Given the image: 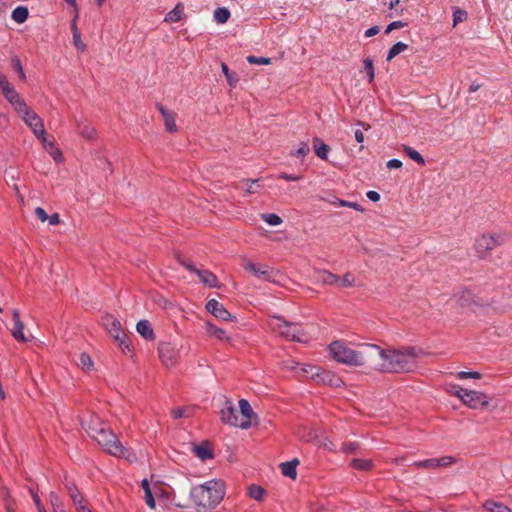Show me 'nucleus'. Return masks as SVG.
I'll return each instance as SVG.
<instances>
[{
	"mask_svg": "<svg viewBox=\"0 0 512 512\" xmlns=\"http://www.w3.org/2000/svg\"><path fill=\"white\" fill-rule=\"evenodd\" d=\"M371 369L382 373H408L416 367L417 353L415 347L383 349L373 344Z\"/></svg>",
	"mask_w": 512,
	"mask_h": 512,
	"instance_id": "1",
	"label": "nucleus"
},
{
	"mask_svg": "<svg viewBox=\"0 0 512 512\" xmlns=\"http://www.w3.org/2000/svg\"><path fill=\"white\" fill-rule=\"evenodd\" d=\"M87 432L95 439L102 449L108 454L123 458L129 462L136 460V454L125 448L117 435L98 417H93L88 425Z\"/></svg>",
	"mask_w": 512,
	"mask_h": 512,
	"instance_id": "2",
	"label": "nucleus"
},
{
	"mask_svg": "<svg viewBox=\"0 0 512 512\" xmlns=\"http://www.w3.org/2000/svg\"><path fill=\"white\" fill-rule=\"evenodd\" d=\"M225 496V484L213 479L191 488L190 501L197 512H210L215 509Z\"/></svg>",
	"mask_w": 512,
	"mask_h": 512,
	"instance_id": "3",
	"label": "nucleus"
},
{
	"mask_svg": "<svg viewBox=\"0 0 512 512\" xmlns=\"http://www.w3.org/2000/svg\"><path fill=\"white\" fill-rule=\"evenodd\" d=\"M329 351L332 358L348 366H372V353L376 350L373 344L364 343L358 350L348 347L344 342L334 341L329 345Z\"/></svg>",
	"mask_w": 512,
	"mask_h": 512,
	"instance_id": "4",
	"label": "nucleus"
},
{
	"mask_svg": "<svg viewBox=\"0 0 512 512\" xmlns=\"http://www.w3.org/2000/svg\"><path fill=\"white\" fill-rule=\"evenodd\" d=\"M268 326L272 331L279 333L281 337L287 340L294 342L305 341V333L301 326L296 323L288 322L281 316H271L268 320Z\"/></svg>",
	"mask_w": 512,
	"mask_h": 512,
	"instance_id": "5",
	"label": "nucleus"
},
{
	"mask_svg": "<svg viewBox=\"0 0 512 512\" xmlns=\"http://www.w3.org/2000/svg\"><path fill=\"white\" fill-rule=\"evenodd\" d=\"M505 234H482L476 239L474 249L479 259H486L491 251L497 246L502 245L506 241Z\"/></svg>",
	"mask_w": 512,
	"mask_h": 512,
	"instance_id": "6",
	"label": "nucleus"
},
{
	"mask_svg": "<svg viewBox=\"0 0 512 512\" xmlns=\"http://www.w3.org/2000/svg\"><path fill=\"white\" fill-rule=\"evenodd\" d=\"M303 371L310 374L311 378L317 384L328 385L330 387L339 388L344 385L343 380L340 376L330 370L323 369L319 366L309 365L304 368Z\"/></svg>",
	"mask_w": 512,
	"mask_h": 512,
	"instance_id": "7",
	"label": "nucleus"
},
{
	"mask_svg": "<svg viewBox=\"0 0 512 512\" xmlns=\"http://www.w3.org/2000/svg\"><path fill=\"white\" fill-rule=\"evenodd\" d=\"M457 392L461 394V401L469 408L482 409L489 403L488 397L482 392L467 390L462 387H458Z\"/></svg>",
	"mask_w": 512,
	"mask_h": 512,
	"instance_id": "8",
	"label": "nucleus"
},
{
	"mask_svg": "<svg viewBox=\"0 0 512 512\" xmlns=\"http://www.w3.org/2000/svg\"><path fill=\"white\" fill-rule=\"evenodd\" d=\"M159 359L166 367L174 366L177 363L179 351L170 342H160L158 345Z\"/></svg>",
	"mask_w": 512,
	"mask_h": 512,
	"instance_id": "9",
	"label": "nucleus"
},
{
	"mask_svg": "<svg viewBox=\"0 0 512 512\" xmlns=\"http://www.w3.org/2000/svg\"><path fill=\"white\" fill-rule=\"evenodd\" d=\"M229 405L226 406L221 410V420L225 424H229L234 427H240L242 429H247L250 427V421L249 420H240L238 411L235 407L231 405V403H228Z\"/></svg>",
	"mask_w": 512,
	"mask_h": 512,
	"instance_id": "10",
	"label": "nucleus"
},
{
	"mask_svg": "<svg viewBox=\"0 0 512 512\" xmlns=\"http://www.w3.org/2000/svg\"><path fill=\"white\" fill-rule=\"evenodd\" d=\"M242 267L245 271L252 273L255 277L260 278L264 281H271L273 276V269L268 265L262 264L257 265L251 260L243 259Z\"/></svg>",
	"mask_w": 512,
	"mask_h": 512,
	"instance_id": "11",
	"label": "nucleus"
},
{
	"mask_svg": "<svg viewBox=\"0 0 512 512\" xmlns=\"http://www.w3.org/2000/svg\"><path fill=\"white\" fill-rule=\"evenodd\" d=\"M206 310L215 316L217 319L223 321H234L236 317L233 316L220 302L216 299H210L206 303Z\"/></svg>",
	"mask_w": 512,
	"mask_h": 512,
	"instance_id": "12",
	"label": "nucleus"
},
{
	"mask_svg": "<svg viewBox=\"0 0 512 512\" xmlns=\"http://www.w3.org/2000/svg\"><path fill=\"white\" fill-rule=\"evenodd\" d=\"M23 121L31 128L36 137L45 134L43 120L32 109L22 117Z\"/></svg>",
	"mask_w": 512,
	"mask_h": 512,
	"instance_id": "13",
	"label": "nucleus"
},
{
	"mask_svg": "<svg viewBox=\"0 0 512 512\" xmlns=\"http://www.w3.org/2000/svg\"><path fill=\"white\" fill-rule=\"evenodd\" d=\"M156 107H157V109L159 110V112L161 113V115L163 117L166 131H168L169 133L177 132L178 131V127L176 125V114H175V112L168 110L167 108H165L163 106V104H161L159 102L156 103Z\"/></svg>",
	"mask_w": 512,
	"mask_h": 512,
	"instance_id": "14",
	"label": "nucleus"
},
{
	"mask_svg": "<svg viewBox=\"0 0 512 512\" xmlns=\"http://www.w3.org/2000/svg\"><path fill=\"white\" fill-rule=\"evenodd\" d=\"M14 327L11 329V334L18 342L26 343L28 339L25 337L23 330L24 324L20 319V312L18 309H13L11 312Z\"/></svg>",
	"mask_w": 512,
	"mask_h": 512,
	"instance_id": "15",
	"label": "nucleus"
},
{
	"mask_svg": "<svg viewBox=\"0 0 512 512\" xmlns=\"http://www.w3.org/2000/svg\"><path fill=\"white\" fill-rule=\"evenodd\" d=\"M314 279L316 283L322 285H337L339 276L326 269H317L314 271Z\"/></svg>",
	"mask_w": 512,
	"mask_h": 512,
	"instance_id": "16",
	"label": "nucleus"
},
{
	"mask_svg": "<svg viewBox=\"0 0 512 512\" xmlns=\"http://www.w3.org/2000/svg\"><path fill=\"white\" fill-rule=\"evenodd\" d=\"M41 143L43 144L45 150L51 155V157L56 162H62L63 161V155L60 149L55 145L54 140H49L47 137V134H43V136L37 137Z\"/></svg>",
	"mask_w": 512,
	"mask_h": 512,
	"instance_id": "17",
	"label": "nucleus"
},
{
	"mask_svg": "<svg viewBox=\"0 0 512 512\" xmlns=\"http://www.w3.org/2000/svg\"><path fill=\"white\" fill-rule=\"evenodd\" d=\"M192 450L195 455L202 461L214 458L213 450L207 441H204L199 445H195Z\"/></svg>",
	"mask_w": 512,
	"mask_h": 512,
	"instance_id": "18",
	"label": "nucleus"
},
{
	"mask_svg": "<svg viewBox=\"0 0 512 512\" xmlns=\"http://www.w3.org/2000/svg\"><path fill=\"white\" fill-rule=\"evenodd\" d=\"M79 18V15L76 13L74 15L73 20L71 22V31L73 34V44L77 48V50L84 52L86 50V44L81 40V34L77 27V20Z\"/></svg>",
	"mask_w": 512,
	"mask_h": 512,
	"instance_id": "19",
	"label": "nucleus"
},
{
	"mask_svg": "<svg viewBox=\"0 0 512 512\" xmlns=\"http://www.w3.org/2000/svg\"><path fill=\"white\" fill-rule=\"evenodd\" d=\"M349 467L357 471L369 472L374 469L375 464L371 459L354 458L350 461Z\"/></svg>",
	"mask_w": 512,
	"mask_h": 512,
	"instance_id": "20",
	"label": "nucleus"
},
{
	"mask_svg": "<svg viewBox=\"0 0 512 512\" xmlns=\"http://www.w3.org/2000/svg\"><path fill=\"white\" fill-rule=\"evenodd\" d=\"M458 304L461 307H470L472 305H477L478 302L476 301L475 294L472 292V290L464 287L460 291V294L458 297Z\"/></svg>",
	"mask_w": 512,
	"mask_h": 512,
	"instance_id": "21",
	"label": "nucleus"
},
{
	"mask_svg": "<svg viewBox=\"0 0 512 512\" xmlns=\"http://www.w3.org/2000/svg\"><path fill=\"white\" fill-rule=\"evenodd\" d=\"M137 332L148 341L155 339L154 330L148 320H140L136 325Z\"/></svg>",
	"mask_w": 512,
	"mask_h": 512,
	"instance_id": "22",
	"label": "nucleus"
},
{
	"mask_svg": "<svg viewBox=\"0 0 512 512\" xmlns=\"http://www.w3.org/2000/svg\"><path fill=\"white\" fill-rule=\"evenodd\" d=\"M298 465L299 460L297 458H294L291 461L283 462L280 464L281 472L284 476L295 480L297 478Z\"/></svg>",
	"mask_w": 512,
	"mask_h": 512,
	"instance_id": "23",
	"label": "nucleus"
},
{
	"mask_svg": "<svg viewBox=\"0 0 512 512\" xmlns=\"http://www.w3.org/2000/svg\"><path fill=\"white\" fill-rule=\"evenodd\" d=\"M197 276L204 285L211 288L218 287L217 276L210 270L200 269L199 271H197Z\"/></svg>",
	"mask_w": 512,
	"mask_h": 512,
	"instance_id": "24",
	"label": "nucleus"
},
{
	"mask_svg": "<svg viewBox=\"0 0 512 512\" xmlns=\"http://www.w3.org/2000/svg\"><path fill=\"white\" fill-rule=\"evenodd\" d=\"M313 149L315 151V154L322 160L328 159V153L330 152L331 148L329 145L325 144L322 139L319 137H315L313 139Z\"/></svg>",
	"mask_w": 512,
	"mask_h": 512,
	"instance_id": "25",
	"label": "nucleus"
},
{
	"mask_svg": "<svg viewBox=\"0 0 512 512\" xmlns=\"http://www.w3.org/2000/svg\"><path fill=\"white\" fill-rule=\"evenodd\" d=\"M482 508L487 512H512L508 506L493 499H487L482 504Z\"/></svg>",
	"mask_w": 512,
	"mask_h": 512,
	"instance_id": "26",
	"label": "nucleus"
},
{
	"mask_svg": "<svg viewBox=\"0 0 512 512\" xmlns=\"http://www.w3.org/2000/svg\"><path fill=\"white\" fill-rule=\"evenodd\" d=\"M206 332L210 336L222 341V342H229L230 337L226 334V331L222 328H219L215 326L214 324L207 322L206 323Z\"/></svg>",
	"mask_w": 512,
	"mask_h": 512,
	"instance_id": "27",
	"label": "nucleus"
},
{
	"mask_svg": "<svg viewBox=\"0 0 512 512\" xmlns=\"http://www.w3.org/2000/svg\"><path fill=\"white\" fill-rule=\"evenodd\" d=\"M108 333L115 339L119 340L120 336L125 332L121 329L120 322L115 318L108 319L106 323Z\"/></svg>",
	"mask_w": 512,
	"mask_h": 512,
	"instance_id": "28",
	"label": "nucleus"
},
{
	"mask_svg": "<svg viewBox=\"0 0 512 512\" xmlns=\"http://www.w3.org/2000/svg\"><path fill=\"white\" fill-rule=\"evenodd\" d=\"M184 6L182 3H178L170 12L165 16V21L170 23L179 22L183 18Z\"/></svg>",
	"mask_w": 512,
	"mask_h": 512,
	"instance_id": "29",
	"label": "nucleus"
},
{
	"mask_svg": "<svg viewBox=\"0 0 512 512\" xmlns=\"http://www.w3.org/2000/svg\"><path fill=\"white\" fill-rule=\"evenodd\" d=\"M29 17V10L26 6L16 7L11 14V18L18 24L24 23Z\"/></svg>",
	"mask_w": 512,
	"mask_h": 512,
	"instance_id": "30",
	"label": "nucleus"
},
{
	"mask_svg": "<svg viewBox=\"0 0 512 512\" xmlns=\"http://www.w3.org/2000/svg\"><path fill=\"white\" fill-rule=\"evenodd\" d=\"M68 494L71 497L74 505L76 506V509H78V506L84 505L83 501L84 498L80 491L78 490L77 486L72 484L67 485Z\"/></svg>",
	"mask_w": 512,
	"mask_h": 512,
	"instance_id": "31",
	"label": "nucleus"
},
{
	"mask_svg": "<svg viewBox=\"0 0 512 512\" xmlns=\"http://www.w3.org/2000/svg\"><path fill=\"white\" fill-rule=\"evenodd\" d=\"M78 132L79 134L87 139V140H95L97 137V133L94 127L83 124L81 125L79 122H77Z\"/></svg>",
	"mask_w": 512,
	"mask_h": 512,
	"instance_id": "32",
	"label": "nucleus"
},
{
	"mask_svg": "<svg viewBox=\"0 0 512 512\" xmlns=\"http://www.w3.org/2000/svg\"><path fill=\"white\" fill-rule=\"evenodd\" d=\"M361 445L357 441L343 442L340 451L346 455L360 453Z\"/></svg>",
	"mask_w": 512,
	"mask_h": 512,
	"instance_id": "33",
	"label": "nucleus"
},
{
	"mask_svg": "<svg viewBox=\"0 0 512 512\" xmlns=\"http://www.w3.org/2000/svg\"><path fill=\"white\" fill-rule=\"evenodd\" d=\"M239 407H240V413H241V419L240 420H249L251 422V416L253 414V409L246 399H240L239 400Z\"/></svg>",
	"mask_w": 512,
	"mask_h": 512,
	"instance_id": "34",
	"label": "nucleus"
},
{
	"mask_svg": "<svg viewBox=\"0 0 512 512\" xmlns=\"http://www.w3.org/2000/svg\"><path fill=\"white\" fill-rule=\"evenodd\" d=\"M403 151L410 159L415 161L417 164L422 165V166L425 165V160H424L423 156L414 148L404 145Z\"/></svg>",
	"mask_w": 512,
	"mask_h": 512,
	"instance_id": "35",
	"label": "nucleus"
},
{
	"mask_svg": "<svg viewBox=\"0 0 512 512\" xmlns=\"http://www.w3.org/2000/svg\"><path fill=\"white\" fill-rule=\"evenodd\" d=\"M408 49V45L403 42H397L395 43L388 51L386 60L391 61L393 58H395L400 53L404 52Z\"/></svg>",
	"mask_w": 512,
	"mask_h": 512,
	"instance_id": "36",
	"label": "nucleus"
},
{
	"mask_svg": "<svg viewBox=\"0 0 512 512\" xmlns=\"http://www.w3.org/2000/svg\"><path fill=\"white\" fill-rule=\"evenodd\" d=\"M230 11L226 7H219L214 11V20L219 24H225L230 18Z\"/></svg>",
	"mask_w": 512,
	"mask_h": 512,
	"instance_id": "37",
	"label": "nucleus"
},
{
	"mask_svg": "<svg viewBox=\"0 0 512 512\" xmlns=\"http://www.w3.org/2000/svg\"><path fill=\"white\" fill-rule=\"evenodd\" d=\"M11 106L20 115L21 118L31 110V108L26 104L22 97H19L16 101L12 102Z\"/></svg>",
	"mask_w": 512,
	"mask_h": 512,
	"instance_id": "38",
	"label": "nucleus"
},
{
	"mask_svg": "<svg viewBox=\"0 0 512 512\" xmlns=\"http://www.w3.org/2000/svg\"><path fill=\"white\" fill-rule=\"evenodd\" d=\"M355 285V277L351 272H346L342 277H339V282L336 286L341 288H349Z\"/></svg>",
	"mask_w": 512,
	"mask_h": 512,
	"instance_id": "39",
	"label": "nucleus"
},
{
	"mask_svg": "<svg viewBox=\"0 0 512 512\" xmlns=\"http://www.w3.org/2000/svg\"><path fill=\"white\" fill-rule=\"evenodd\" d=\"M248 494L251 498L260 501L265 495V490L261 486L253 484L248 488Z\"/></svg>",
	"mask_w": 512,
	"mask_h": 512,
	"instance_id": "40",
	"label": "nucleus"
},
{
	"mask_svg": "<svg viewBox=\"0 0 512 512\" xmlns=\"http://www.w3.org/2000/svg\"><path fill=\"white\" fill-rule=\"evenodd\" d=\"M118 342V345L120 347V349L124 352V353H128V352H131L133 350V346H132V342L131 340L128 338V336L124 333L120 336V339L119 340H116Z\"/></svg>",
	"mask_w": 512,
	"mask_h": 512,
	"instance_id": "41",
	"label": "nucleus"
},
{
	"mask_svg": "<svg viewBox=\"0 0 512 512\" xmlns=\"http://www.w3.org/2000/svg\"><path fill=\"white\" fill-rule=\"evenodd\" d=\"M363 64H364L365 72L368 77V82L372 83L375 78V70H374L373 61L371 58H366V59H364Z\"/></svg>",
	"mask_w": 512,
	"mask_h": 512,
	"instance_id": "42",
	"label": "nucleus"
},
{
	"mask_svg": "<svg viewBox=\"0 0 512 512\" xmlns=\"http://www.w3.org/2000/svg\"><path fill=\"white\" fill-rule=\"evenodd\" d=\"M2 94L10 104L21 97L11 84L2 92Z\"/></svg>",
	"mask_w": 512,
	"mask_h": 512,
	"instance_id": "43",
	"label": "nucleus"
},
{
	"mask_svg": "<svg viewBox=\"0 0 512 512\" xmlns=\"http://www.w3.org/2000/svg\"><path fill=\"white\" fill-rule=\"evenodd\" d=\"M78 365L85 371L91 370V368L93 367V361L90 355L87 353H81L79 356Z\"/></svg>",
	"mask_w": 512,
	"mask_h": 512,
	"instance_id": "44",
	"label": "nucleus"
},
{
	"mask_svg": "<svg viewBox=\"0 0 512 512\" xmlns=\"http://www.w3.org/2000/svg\"><path fill=\"white\" fill-rule=\"evenodd\" d=\"M13 69L18 73L19 78L24 81L26 79L25 72L23 70V66L21 60L18 56H14L11 59Z\"/></svg>",
	"mask_w": 512,
	"mask_h": 512,
	"instance_id": "45",
	"label": "nucleus"
},
{
	"mask_svg": "<svg viewBox=\"0 0 512 512\" xmlns=\"http://www.w3.org/2000/svg\"><path fill=\"white\" fill-rule=\"evenodd\" d=\"M310 152V148L307 142H301L300 147L296 150H292L290 155L297 158H304Z\"/></svg>",
	"mask_w": 512,
	"mask_h": 512,
	"instance_id": "46",
	"label": "nucleus"
},
{
	"mask_svg": "<svg viewBox=\"0 0 512 512\" xmlns=\"http://www.w3.org/2000/svg\"><path fill=\"white\" fill-rule=\"evenodd\" d=\"M262 219L272 226H277L282 223V218L275 213L262 214Z\"/></svg>",
	"mask_w": 512,
	"mask_h": 512,
	"instance_id": "47",
	"label": "nucleus"
},
{
	"mask_svg": "<svg viewBox=\"0 0 512 512\" xmlns=\"http://www.w3.org/2000/svg\"><path fill=\"white\" fill-rule=\"evenodd\" d=\"M259 179L250 180V179H244L242 180V183L246 184L245 191L249 194H253L257 192V188H260L261 185L259 184Z\"/></svg>",
	"mask_w": 512,
	"mask_h": 512,
	"instance_id": "48",
	"label": "nucleus"
},
{
	"mask_svg": "<svg viewBox=\"0 0 512 512\" xmlns=\"http://www.w3.org/2000/svg\"><path fill=\"white\" fill-rule=\"evenodd\" d=\"M222 72L226 76L227 82L231 87H235L238 79L235 77V73L230 72L228 66L225 63H222L221 65Z\"/></svg>",
	"mask_w": 512,
	"mask_h": 512,
	"instance_id": "49",
	"label": "nucleus"
},
{
	"mask_svg": "<svg viewBox=\"0 0 512 512\" xmlns=\"http://www.w3.org/2000/svg\"><path fill=\"white\" fill-rule=\"evenodd\" d=\"M50 503L55 512H63V505L59 496L55 492L49 494Z\"/></svg>",
	"mask_w": 512,
	"mask_h": 512,
	"instance_id": "50",
	"label": "nucleus"
},
{
	"mask_svg": "<svg viewBox=\"0 0 512 512\" xmlns=\"http://www.w3.org/2000/svg\"><path fill=\"white\" fill-rule=\"evenodd\" d=\"M414 466L418 468L424 469H434L437 468V459H426L422 461H415Z\"/></svg>",
	"mask_w": 512,
	"mask_h": 512,
	"instance_id": "51",
	"label": "nucleus"
},
{
	"mask_svg": "<svg viewBox=\"0 0 512 512\" xmlns=\"http://www.w3.org/2000/svg\"><path fill=\"white\" fill-rule=\"evenodd\" d=\"M178 263L186 268L188 271L197 274L198 269L191 261L181 258L180 256L177 257Z\"/></svg>",
	"mask_w": 512,
	"mask_h": 512,
	"instance_id": "52",
	"label": "nucleus"
},
{
	"mask_svg": "<svg viewBox=\"0 0 512 512\" xmlns=\"http://www.w3.org/2000/svg\"><path fill=\"white\" fill-rule=\"evenodd\" d=\"M337 204L342 207H350L359 212H364V208L357 202H350V201L338 199Z\"/></svg>",
	"mask_w": 512,
	"mask_h": 512,
	"instance_id": "53",
	"label": "nucleus"
},
{
	"mask_svg": "<svg viewBox=\"0 0 512 512\" xmlns=\"http://www.w3.org/2000/svg\"><path fill=\"white\" fill-rule=\"evenodd\" d=\"M247 61L251 64L267 65L270 64L271 59L266 57H256L254 55H250L247 57Z\"/></svg>",
	"mask_w": 512,
	"mask_h": 512,
	"instance_id": "54",
	"label": "nucleus"
},
{
	"mask_svg": "<svg viewBox=\"0 0 512 512\" xmlns=\"http://www.w3.org/2000/svg\"><path fill=\"white\" fill-rule=\"evenodd\" d=\"M466 18H467V12L465 10L456 8V10L453 13L454 25H457L458 23L463 22Z\"/></svg>",
	"mask_w": 512,
	"mask_h": 512,
	"instance_id": "55",
	"label": "nucleus"
},
{
	"mask_svg": "<svg viewBox=\"0 0 512 512\" xmlns=\"http://www.w3.org/2000/svg\"><path fill=\"white\" fill-rule=\"evenodd\" d=\"M456 462V459L452 456H443L439 459H437V467H447L451 464H454Z\"/></svg>",
	"mask_w": 512,
	"mask_h": 512,
	"instance_id": "56",
	"label": "nucleus"
},
{
	"mask_svg": "<svg viewBox=\"0 0 512 512\" xmlns=\"http://www.w3.org/2000/svg\"><path fill=\"white\" fill-rule=\"evenodd\" d=\"M458 378L460 379H467V378H473V379H480L481 374L477 371H461L458 373Z\"/></svg>",
	"mask_w": 512,
	"mask_h": 512,
	"instance_id": "57",
	"label": "nucleus"
},
{
	"mask_svg": "<svg viewBox=\"0 0 512 512\" xmlns=\"http://www.w3.org/2000/svg\"><path fill=\"white\" fill-rule=\"evenodd\" d=\"M407 25V23L405 22H402V21H393L391 22L385 29V33L388 34L390 33L392 30H395V29H401L403 27H405Z\"/></svg>",
	"mask_w": 512,
	"mask_h": 512,
	"instance_id": "58",
	"label": "nucleus"
},
{
	"mask_svg": "<svg viewBox=\"0 0 512 512\" xmlns=\"http://www.w3.org/2000/svg\"><path fill=\"white\" fill-rule=\"evenodd\" d=\"M187 412H188V409H186V408H175L172 410L171 414L174 419H180L183 417H187L188 416Z\"/></svg>",
	"mask_w": 512,
	"mask_h": 512,
	"instance_id": "59",
	"label": "nucleus"
},
{
	"mask_svg": "<svg viewBox=\"0 0 512 512\" xmlns=\"http://www.w3.org/2000/svg\"><path fill=\"white\" fill-rule=\"evenodd\" d=\"M144 499L147 506L151 509L155 508V499L152 494V491L144 492Z\"/></svg>",
	"mask_w": 512,
	"mask_h": 512,
	"instance_id": "60",
	"label": "nucleus"
},
{
	"mask_svg": "<svg viewBox=\"0 0 512 512\" xmlns=\"http://www.w3.org/2000/svg\"><path fill=\"white\" fill-rule=\"evenodd\" d=\"M278 178L286 180V181H299L302 178V176L301 175H292V174L283 172L278 176Z\"/></svg>",
	"mask_w": 512,
	"mask_h": 512,
	"instance_id": "61",
	"label": "nucleus"
},
{
	"mask_svg": "<svg viewBox=\"0 0 512 512\" xmlns=\"http://www.w3.org/2000/svg\"><path fill=\"white\" fill-rule=\"evenodd\" d=\"M35 214L37 216V218L41 221V222H45L47 219H48V214L46 213V211L41 208V207H37L35 209Z\"/></svg>",
	"mask_w": 512,
	"mask_h": 512,
	"instance_id": "62",
	"label": "nucleus"
},
{
	"mask_svg": "<svg viewBox=\"0 0 512 512\" xmlns=\"http://www.w3.org/2000/svg\"><path fill=\"white\" fill-rule=\"evenodd\" d=\"M9 85L6 75L0 71V91L3 92Z\"/></svg>",
	"mask_w": 512,
	"mask_h": 512,
	"instance_id": "63",
	"label": "nucleus"
},
{
	"mask_svg": "<svg viewBox=\"0 0 512 512\" xmlns=\"http://www.w3.org/2000/svg\"><path fill=\"white\" fill-rule=\"evenodd\" d=\"M386 165L389 169H398L402 167V162L399 159H391Z\"/></svg>",
	"mask_w": 512,
	"mask_h": 512,
	"instance_id": "64",
	"label": "nucleus"
}]
</instances>
